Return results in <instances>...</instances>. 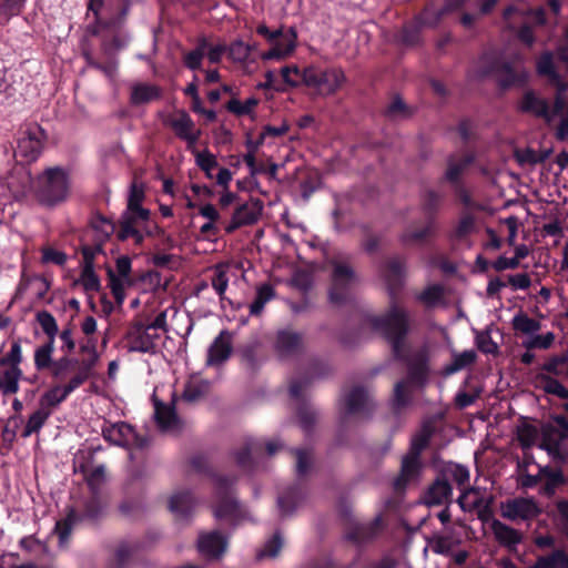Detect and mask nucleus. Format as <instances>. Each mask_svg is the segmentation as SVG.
Here are the masks:
<instances>
[{
  "label": "nucleus",
  "instance_id": "obj_1",
  "mask_svg": "<svg viewBox=\"0 0 568 568\" xmlns=\"http://www.w3.org/2000/svg\"><path fill=\"white\" fill-rule=\"evenodd\" d=\"M379 271L387 287L390 306L385 314L369 315L365 322L389 342L395 357L400 358L409 329L408 314L397 305V298L404 285L405 262L399 257L388 258L381 265Z\"/></svg>",
  "mask_w": 568,
  "mask_h": 568
},
{
  "label": "nucleus",
  "instance_id": "obj_2",
  "mask_svg": "<svg viewBox=\"0 0 568 568\" xmlns=\"http://www.w3.org/2000/svg\"><path fill=\"white\" fill-rule=\"evenodd\" d=\"M36 321L47 336V341L34 351V367L38 372L49 371L53 379L62 381L70 367L78 364L79 359L72 356H61L53 359L55 337L59 333L57 320L49 311L42 310L37 312Z\"/></svg>",
  "mask_w": 568,
  "mask_h": 568
},
{
  "label": "nucleus",
  "instance_id": "obj_3",
  "mask_svg": "<svg viewBox=\"0 0 568 568\" xmlns=\"http://www.w3.org/2000/svg\"><path fill=\"white\" fill-rule=\"evenodd\" d=\"M190 465L197 474H204L212 478L214 483V497L216 505L214 515L216 518H233L239 511V501L233 496V486L236 481L235 476L217 475L209 465L205 455L196 454L190 458Z\"/></svg>",
  "mask_w": 568,
  "mask_h": 568
},
{
  "label": "nucleus",
  "instance_id": "obj_4",
  "mask_svg": "<svg viewBox=\"0 0 568 568\" xmlns=\"http://www.w3.org/2000/svg\"><path fill=\"white\" fill-rule=\"evenodd\" d=\"M71 190L69 172L62 166L43 170L33 181L32 191L37 202L44 207H55L65 202Z\"/></svg>",
  "mask_w": 568,
  "mask_h": 568
},
{
  "label": "nucleus",
  "instance_id": "obj_5",
  "mask_svg": "<svg viewBox=\"0 0 568 568\" xmlns=\"http://www.w3.org/2000/svg\"><path fill=\"white\" fill-rule=\"evenodd\" d=\"M113 33L110 38L103 37L101 40V53L103 61L95 58L93 43L85 41L83 44V59L87 67L98 70L108 79L113 80L118 73L119 61L116 53L128 44V38L121 34V31H110Z\"/></svg>",
  "mask_w": 568,
  "mask_h": 568
},
{
  "label": "nucleus",
  "instance_id": "obj_6",
  "mask_svg": "<svg viewBox=\"0 0 568 568\" xmlns=\"http://www.w3.org/2000/svg\"><path fill=\"white\" fill-rule=\"evenodd\" d=\"M331 268L329 285L327 290L328 302L342 306L349 302L352 288L357 282V274L349 257L333 256L327 261Z\"/></svg>",
  "mask_w": 568,
  "mask_h": 568
},
{
  "label": "nucleus",
  "instance_id": "obj_7",
  "mask_svg": "<svg viewBox=\"0 0 568 568\" xmlns=\"http://www.w3.org/2000/svg\"><path fill=\"white\" fill-rule=\"evenodd\" d=\"M479 78H494L499 88L506 90L524 81L514 62L499 52H485L478 61Z\"/></svg>",
  "mask_w": 568,
  "mask_h": 568
},
{
  "label": "nucleus",
  "instance_id": "obj_8",
  "mask_svg": "<svg viewBox=\"0 0 568 568\" xmlns=\"http://www.w3.org/2000/svg\"><path fill=\"white\" fill-rule=\"evenodd\" d=\"M132 7L131 0H88L87 17H102L108 24H111L118 31H122L126 24L130 10Z\"/></svg>",
  "mask_w": 568,
  "mask_h": 568
},
{
  "label": "nucleus",
  "instance_id": "obj_9",
  "mask_svg": "<svg viewBox=\"0 0 568 568\" xmlns=\"http://www.w3.org/2000/svg\"><path fill=\"white\" fill-rule=\"evenodd\" d=\"M302 82L308 88L317 89L322 94L332 95L343 87L346 77L341 68L321 70L307 67L302 72Z\"/></svg>",
  "mask_w": 568,
  "mask_h": 568
},
{
  "label": "nucleus",
  "instance_id": "obj_10",
  "mask_svg": "<svg viewBox=\"0 0 568 568\" xmlns=\"http://www.w3.org/2000/svg\"><path fill=\"white\" fill-rule=\"evenodd\" d=\"M256 33L272 45L268 51L261 54L263 61L282 60L295 50L297 34L293 28L284 33L282 29L272 31L266 24H258Z\"/></svg>",
  "mask_w": 568,
  "mask_h": 568
},
{
  "label": "nucleus",
  "instance_id": "obj_11",
  "mask_svg": "<svg viewBox=\"0 0 568 568\" xmlns=\"http://www.w3.org/2000/svg\"><path fill=\"white\" fill-rule=\"evenodd\" d=\"M160 334L152 332L144 325V318L135 317L128 326L124 335L129 352L155 354L156 341Z\"/></svg>",
  "mask_w": 568,
  "mask_h": 568
},
{
  "label": "nucleus",
  "instance_id": "obj_12",
  "mask_svg": "<svg viewBox=\"0 0 568 568\" xmlns=\"http://www.w3.org/2000/svg\"><path fill=\"white\" fill-rule=\"evenodd\" d=\"M83 378L84 377L80 375H72L67 383L52 385L40 396L39 408L52 413L53 409L67 400L74 390L84 384Z\"/></svg>",
  "mask_w": 568,
  "mask_h": 568
},
{
  "label": "nucleus",
  "instance_id": "obj_13",
  "mask_svg": "<svg viewBox=\"0 0 568 568\" xmlns=\"http://www.w3.org/2000/svg\"><path fill=\"white\" fill-rule=\"evenodd\" d=\"M263 202L260 199H251L237 205L232 214L231 221L224 226L227 234L236 230L255 224L263 211Z\"/></svg>",
  "mask_w": 568,
  "mask_h": 568
},
{
  "label": "nucleus",
  "instance_id": "obj_14",
  "mask_svg": "<svg viewBox=\"0 0 568 568\" xmlns=\"http://www.w3.org/2000/svg\"><path fill=\"white\" fill-rule=\"evenodd\" d=\"M102 436L106 442L120 447L134 445L138 448H143L145 446V439L140 437L135 429L125 422L104 426Z\"/></svg>",
  "mask_w": 568,
  "mask_h": 568
},
{
  "label": "nucleus",
  "instance_id": "obj_15",
  "mask_svg": "<svg viewBox=\"0 0 568 568\" xmlns=\"http://www.w3.org/2000/svg\"><path fill=\"white\" fill-rule=\"evenodd\" d=\"M229 538L219 530L201 531L196 540L199 554L207 560H219L226 552Z\"/></svg>",
  "mask_w": 568,
  "mask_h": 568
},
{
  "label": "nucleus",
  "instance_id": "obj_16",
  "mask_svg": "<svg viewBox=\"0 0 568 568\" xmlns=\"http://www.w3.org/2000/svg\"><path fill=\"white\" fill-rule=\"evenodd\" d=\"M541 510L534 498L517 497L507 500L501 508V516L509 520H531L540 515Z\"/></svg>",
  "mask_w": 568,
  "mask_h": 568
},
{
  "label": "nucleus",
  "instance_id": "obj_17",
  "mask_svg": "<svg viewBox=\"0 0 568 568\" xmlns=\"http://www.w3.org/2000/svg\"><path fill=\"white\" fill-rule=\"evenodd\" d=\"M100 222L102 224H105L109 226V230H104L106 234H111L113 232H116V237L119 241L124 242L129 240V234H132L135 232V229H142L143 223H146L148 221H142L138 214H135L134 211H131L126 207V210L122 213L120 216L118 223H113L109 221L104 216L99 217Z\"/></svg>",
  "mask_w": 568,
  "mask_h": 568
},
{
  "label": "nucleus",
  "instance_id": "obj_18",
  "mask_svg": "<svg viewBox=\"0 0 568 568\" xmlns=\"http://www.w3.org/2000/svg\"><path fill=\"white\" fill-rule=\"evenodd\" d=\"M366 389L363 386L353 387L345 396V412L342 417L343 423L352 415H364L368 417L374 409Z\"/></svg>",
  "mask_w": 568,
  "mask_h": 568
},
{
  "label": "nucleus",
  "instance_id": "obj_19",
  "mask_svg": "<svg viewBox=\"0 0 568 568\" xmlns=\"http://www.w3.org/2000/svg\"><path fill=\"white\" fill-rule=\"evenodd\" d=\"M382 529L383 520L381 516H377L368 523L351 525L345 532V538L354 545L362 546L373 541Z\"/></svg>",
  "mask_w": 568,
  "mask_h": 568
},
{
  "label": "nucleus",
  "instance_id": "obj_20",
  "mask_svg": "<svg viewBox=\"0 0 568 568\" xmlns=\"http://www.w3.org/2000/svg\"><path fill=\"white\" fill-rule=\"evenodd\" d=\"M303 334L292 328L276 333L274 348L282 358L298 355L304 348Z\"/></svg>",
  "mask_w": 568,
  "mask_h": 568
},
{
  "label": "nucleus",
  "instance_id": "obj_21",
  "mask_svg": "<svg viewBox=\"0 0 568 568\" xmlns=\"http://www.w3.org/2000/svg\"><path fill=\"white\" fill-rule=\"evenodd\" d=\"M422 499L428 507L452 504L453 486L446 477L438 475L425 490Z\"/></svg>",
  "mask_w": 568,
  "mask_h": 568
},
{
  "label": "nucleus",
  "instance_id": "obj_22",
  "mask_svg": "<svg viewBox=\"0 0 568 568\" xmlns=\"http://www.w3.org/2000/svg\"><path fill=\"white\" fill-rule=\"evenodd\" d=\"M423 469L420 459L405 455L402 458L399 474L393 481V488L395 491H405L410 483L417 481Z\"/></svg>",
  "mask_w": 568,
  "mask_h": 568
},
{
  "label": "nucleus",
  "instance_id": "obj_23",
  "mask_svg": "<svg viewBox=\"0 0 568 568\" xmlns=\"http://www.w3.org/2000/svg\"><path fill=\"white\" fill-rule=\"evenodd\" d=\"M232 335L229 331H222L207 349L206 365L219 366L232 355Z\"/></svg>",
  "mask_w": 568,
  "mask_h": 568
},
{
  "label": "nucleus",
  "instance_id": "obj_24",
  "mask_svg": "<svg viewBox=\"0 0 568 568\" xmlns=\"http://www.w3.org/2000/svg\"><path fill=\"white\" fill-rule=\"evenodd\" d=\"M473 162L474 156L471 154H465L458 158L455 155L448 156L447 168L444 175L439 180V184L448 183L450 186H453L458 183H463L462 176Z\"/></svg>",
  "mask_w": 568,
  "mask_h": 568
},
{
  "label": "nucleus",
  "instance_id": "obj_25",
  "mask_svg": "<svg viewBox=\"0 0 568 568\" xmlns=\"http://www.w3.org/2000/svg\"><path fill=\"white\" fill-rule=\"evenodd\" d=\"M80 352L88 354L87 358L79 361L70 368L77 367L73 375L83 376V383H87L94 375V368L99 362V353L97 352L95 339H88L85 343L80 344Z\"/></svg>",
  "mask_w": 568,
  "mask_h": 568
},
{
  "label": "nucleus",
  "instance_id": "obj_26",
  "mask_svg": "<svg viewBox=\"0 0 568 568\" xmlns=\"http://www.w3.org/2000/svg\"><path fill=\"white\" fill-rule=\"evenodd\" d=\"M493 531L500 546L505 547L510 554L517 552V545L524 539L519 530L499 520H495L493 523Z\"/></svg>",
  "mask_w": 568,
  "mask_h": 568
},
{
  "label": "nucleus",
  "instance_id": "obj_27",
  "mask_svg": "<svg viewBox=\"0 0 568 568\" xmlns=\"http://www.w3.org/2000/svg\"><path fill=\"white\" fill-rule=\"evenodd\" d=\"M435 222L427 220L426 224L420 229H414L413 226L405 229L399 235V242L404 246L425 245L435 235Z\"/></svg>",
  "mask_w": 568,
  "mask_h": 568
},
{
  "label": "nucleus",
  "instance_id": "obj_28",
  "mask_svg": "<svg viewBox=\"0 0 568 568\" xmlns=\"http://www.w3.org/2000/svg\"><path fill=\"white\" fill-rule=\"evenodd\" d=\"M154 404V418L162 430L171 429L179 423V417L175 410L174 400L170 404H165L162 400L153 397Z\"/></svg>",
  "mask_w": 568,
  "mask_h": 568
},
{
  "label": "nucleus",
  "instance_id": "obj_29",
  "mask_svg": "<svg viewBox=\"0 0 568 568\" xmlns=\"http://www.w3.org/2000/svg\"><path fill=\"white\" fill-rule=\"evenodd\" d=\"M196 506V499L190 490L174 494L169 501L170 510L181 519H187Z\"/></svg>",
  "mask_w": 568,
  "mask_h": 568
},
{
  "label": "nucleus",
  "instance_id": "obj_30",
  "mask_svg": "<svg viewBox=\"0 0 568 568\" xmlns=\"http://www.w3.org/2000/svg\"><path fill=\"white\" fill-rule=\"evenodd\" d=\"M250 146L248 152L244 155V161L250 168L252 174H268L270 178H275L278 169V164L267 160H257L255 152L261 144H247Z\"/></svg>",
  "mask_w": 568,
  "mask_h": 568
},
{
  "label": "nucleus",
  "instance_id": "obj_31",
  "mask_svg": "<svg viewBox=\"0 0 568 568\" xmlns=\"http://www.w3.org/2000/svg\"><path fill=\"white\" fill-rule=\"evenodd\" d=\"M162 98V89L150 83H138L132 87L130 102L133 105L146 104Z\"/></svg>",
  "mask_w": 568,
  "mask_h": 568
},
{
  "label": "nucleus",
  "instance_id": "obj_32",
  "mask_svg": "<svg viewBox=\"0 0 568 568\" xmlns=\"http://www.w3.org/2000/svg\"><path fill=\"white\" fill-rule=\"evenodd\" d=\"M144 197L145 193L143 183H139L136 179H134L130 185L126 207L131 211H134L135 214L142 219V221H150V210L142 206Z\"/></svg>",
  "mask_w": 568,
  "mask_h": 568
},
{
  "label": "nucleus",
  "instance_id": "obj_33",
  "mask_svg": "<svg viewBox=\"0 0 568 568\" xmlns=\"http://www.w3.org/2000/svg\"><path fill=\"white\" fill-rule=\"evenodd\" d=\"M304 498L303 488L295 484L283 491L277 498L282 516L291 515Z\"/></svg>",
  "mask_w": 568,
  "mask_h": 568
},
{
  "label": "nucleus",
  "instance_id": "obj_34",
  "mask_svg": "<svg viewBox=\"0 0 568 568\" xmlns=\"http://www.w3.org/2000/svg\"><path fill=\"white\" fill-rule=\"evenodd\" d=\"M552 153V149L535 151L531 148L519 149L514 151V158L520 166H535L538 163H544Z\"/></svg>",
  "mask_w": 568,
  "mask_h": 568
},
{
  "label": "nucleus",
  "instance_id": "obj_35",
  "mask_svg": "<svg viewBox=\"0 0 568 568\" xmlns=\"http://www.w3.org/2000/svg\"><path fill=\"white\" fill-rule=\"evenodd\" d=\"M520 110L525 113H530L537 116H549L548 102L537 97L532 91L526 92L520 102Z\"/></svg>",
  "mask_w": 568,
  "mask_h": 568
},
{
  "label": "nucleus",
  "instance_id": "obj_36",
  "mask_svg": "<svg viewBox=\"0 0 568 568\" xmlns=\"http://www.w3.org/2000/svg\"><path fill=\"white\" fill-rule=\"evenodd\" d=\"M445 201V194L434 189H427L422 196V210L427 220L435 222V217Z\"/></svg>",
  "mask_w": 568,
  "mask_h": 568
},
{
  "label": "nucleus",
  "instance_id": "obj_37",
  "mask_svg": "<svg viewBox=\"0 0 568 568\" xmlns=\"http://www.w3.org/2000/svg\"><path fill=\"white\" fill-rule=\"evenodd\" d=\"M422 30L423 28L419 26V22L413 18L403 24L397 34V42L405 47L418 45L422 43Z\"/></svg>",
  "mask_w": 568,
  "mask_h": 568
},
{
  "label": "nucleus",
  "instance_id": "obj_38",
  "mask_svg": "<svg viewBox=\"0 0 568 568\" xmlns=\"http://www.w3.org/2000/svg\"><path fill=\"white\" fill-rule=\"evenodd\" d=\"M414 108L406 104L399 95H395L384 111V115L392 121L407 120L413 116Z\"/></svg>",
  "mask_w": 568,
  "mask_h": 568
},
{
  "label": "nucleus",
  "instance_id": "obj_39",
  "mask_svg": "<svg viewBox=\"0 0 568 568\" xmlns=\"http://www.w3.org/2000/svg\"><path fill=\"white\" fill-rule=\"evenodd\" d=\"M532 568H568V552L557 548L548 555L539 556Z\"/></svg>",
  "mask_w": 568,
  "mask_h": 568
},
{
  "label": "nucleus",
  "instance_id": "obj_40",
  "mask_svg": "<svg viewBox=\"0 0 568 568\" xmlns=\"http://www.w3.org/2000/svg\"><path fill=\"white\" fill-rule=\"evenodd\" d=\"M540 476L545 478L542 490L547 496H552L556 489L567 481L561 469H552L549 466L540 467Z\"/></svg>",
  "mask_w": 568,
  "mask_h": 568
},
{
  "label": "nucleus",
  "instance_id": "obj_41",
  "mask_svg": "<svg viewBox=\"0 0 568 568\" xmlns=\"http://www.w3.org/2000/svg\"><path fill=\"white\" fill-rule=\"evenodd\" d=\"M439 475L447 479L452 478L457 484L458 488L468 485L470 478L469 469L466 466L454 462L446 463Z\"/></svg>",
  "mask_w": 568,
  "mask_h": 568
},
{
  "label": "nucleus",
  "instance_id": "obj_42",
  "mask_svg": "<svg viewBox=\"0 0 568 568\" xmlns=\"http://www.w3.org/2000/svg\"><path fill=\"white\" fill-rule=\"evenodd\" d=\"M171 126L180 139L186 140V142H196V139L192 136L194 124L187 113L180 112L174 115Z\"/></svg>",
  "mask_w": 568,
  "mask_h": 568
},
{
  "label": "nucleus",
  "instance_id": "obj_43",
  "mask_svg": "<svg viewBox=\"0 0 568 568\" xmlns=\"http://www.w3.org/2000/svg\"><path fill=\"white\" fill-rule=\"evenodd\" d=\"M18 142H44L48 140L45 130L36 121H26L20 125Z\"/></svg>",
  "mask_w": 568,
  "mask_h": 568
},
{
  "label": "nucleus",
  "instance_id": "obj_44",
  "mask_svg": "<svg viewBox=\"0 0 568 568\" xmlns=\"http://www.w3.org/2000/svg\"><path fill=\"white\" fill-rule=\"evenodd\" d=\"M428 376V364L427 358L424 354L417 356L408 366V383H413L417 386H423Z\"/></svg>",
  "mask_w": 568,
  "mask_h": 568
},
{
  "label": "nucleus",
  "instance_id": "obj_45",
  "mask_svg": "<svg viewBox=\"0 0 568 568\" xmlns=\"http://www.w3.org/2000/svg\"><path fill=\"white\" fill-rule=\"evenodd\" d=\"M477 361V354L474 349H466L462 353H453V362L445 366L444 373L446 375H453Z\"/></svg>",
  "mask_w": 568,
  "mask_h": 568
},
{
  "label": "nucleus",
  "instance_id": "obj_46",
  "mask_svg": "<svg viewBox=\"0 0 568 568\" xmlns=\"http://www.w3.org/2000/svg\"><path fill=\"white\" fill-rule=\"evenodd\" d=\"M412 403V392L408 381L402 379L394 386L392 398V408L395 413H399Z\"/></svg>",
  "mask_w": 568,
  "mask_h": 568
},
{
  "label": "nucleus",
  "instance_id": "obj_47",
  "mask_svg": "<svg viewBox=\"0 0 568 568\" xmlns=\"http://www.w3.org/2000/svg\"><path fill=\"white\" fill-rule=\"evenodd\" d=\"M139 547L134 539L121 540L114 551L118 568H124L134 555L141 552Z\"/></svg>",
  "mask_w": 568,
  "mask_h": 568
},
{
  "label": "nucleus",
  "instance_id": "obj_48",
  "mask_svg": "<svg viewBox=\"0 0 568 568\" xmlns=\"http://www.w3.org/2000/svg\"><path fill=\"white\" fill-rule=\"evenodd\" d=\"M536 378L545 393L555 395L561 399H568V388H566L558 379L544 373L537 374Z\"/></svg>",
  "mask_w": 568,
  "mask_h": 568
},
{
  "label": "nucleus",
  "instance_id": "obj_49",
  "mask_svg": "<svg viewBox=\"0 0 568 568\" xmlns=\"http://www.w3.org/2000/svg\"><path fill=\"white\" fill-rule=\"evenodd\" d=\"M77 521H79L78 513L71 507L67 516L55 523L54 532L58 535L60 544H64L69 540Z\"/></svg>",
  "mask_w": 568,
  "mask_h": 568
},
{
  "label": "nucleus",
  "instance_id": "obj_50",
  "mask_svg": "<svg viewBox=\"0 0 568 568\" xmlns=\"http://www.w3.org/2000/svg\"><path fill=\"white\" fill-rule=\"evenodd\" d=\"M12 150L17 163L24 165L38 160L41 154V144H17Z\"/></svg>",
  "mask_w": 568,
  "mask_h": 568
},
{
  "label": "nucleus",
  "instance_id": "obj_51",
  "mask_svg": "<svg viewBox=\"0 0 568 568\" xmlns=\"http://www.w3.org/2000/svg\"><path fill=\"white\" fill-rule=\"evenodd\" d=\"M275 296L274 287L271 284H263L257 287L256 296L253 303L250 305V314L253 316H258L267 302H270Z\"/></svg>",
  "mask_w": 568,
  "mask_h": 568
},
{
  "label": "nucleus",
  "instance_id": "obj_52",
  "mask_svg": "<svg viewBox=\"0 0 568 568\" xmlns=\"http://www.w3.org/2000/svg\"><path fill=\"white\" fill-rule=\"evenodd\" d=\"M28 0H0V26L7 24L13 17H18L26 8Z\"/></svg>",
  "mask_w": 568,
  "mask_h": 568
},
{
  "label": "nucleus",
  "instance_id": "obj_53",
  "mask_svg": "<svg viewBox=\"0 0 568 568\" xmlns=\"http://www.w3.org/2000/svg\"><path fill=\"white\" fill-rule=\"evenodd\" d=\"M105 31H118L115 28H113L111 24H108V22L102 19V17H93V21L87 24L84 29L83 38L80 42V49H81V55L83 57V44L88 40L92 43L91 38L99 37L101 32Z\"/></svg>",
  "mask_w": 568,
  "mask_h": 568
},
{
  "label": "nucleus",
  "instance_id": "obj_54",
  "mask_svg": "<svg viewBox=\"0 0 568 568\" xmlns=\"http://www.w3.org/2000/svg\"><path fill=\"white\" fill-rule=\"evenodd\" d=\"M23 373L21 368H7L3 372L2 379L0 382V390L3 395H11L19 392V381Z\"/></svg>",
  "mask_w": 568,
  "mask_h": 568
},
{
  "label": "nucleus",
  "instance_id": "obj_55",
  "mask_svg": "<svg viewBox=\"0 0 568 568\" xmlns=\"http://www.w3.org/2000/svg\"><path fill=\"white\" fill-rule=\"evenodd\" d=\"M51 416V412H44V409L38 408L34 413L29 416L24 429L21 433L23 438L30 437L33 433H39L44 426L45 422Z\"/></svg>",
  "mask_w": 568,
  "mask_h": 568
},
{
  "label": "nucleus",
  "instance_id": "obj_56",
  "mask_svg": "<svg viewBox=\"0 0 568 568\" xmlns=\"http://www.w3.org/2000/svg\"><path fill=\"white\" fill-rule=\"evenodd\" d=\"M476 219L473 214L465 212L460 215L457 225L450 233V237L454 240L462 241L466 239L470 233L475 231Z\"/></svg>",
  "mask_w": 568,
  "mask_h": 568
},
{
  "label": "nucleus",
  "instance_id": "obj_57",
  "mask_svg": "<svg viewBox=\"0 0 568 568\" xmlns=\"http://www.w3.org/2000/svg\"><path fill=\"white\" fill-rule=\"evenodd\" d=\"M78 284H81L87 293L100 291L101 282L94 271V266L82 267L80 277L74 280L73 286Z\"/></svg>",
  "mask_w": 568,
  "mask_h": 568
},
{
  "label": "nucleus",
  "instance_id": "obj_58",
  "mask_svg": "<svg viewBox=\"0 0 568 568\" xmlns=\"http://www.w3.org/2000/svg\"><path fill=\"white\" fill-rule=\"evenodd\" d=\"M102 510L103 507L99 493L91 494V496L83 504L82 513L80 515L78 514V519L97 520L101 517Z\"/></svg>",
  "mask_w": 568,
  "mask_h": 568
},
{
  "label": "nucleus",
  "instance_id": "obj_59",
  "mask_svg": "<svg viewBox=\"0 0 568 568\" xmlns=\"http://www.w3.org/2000/svg\"><path fill=\"white\" fill-rule=\"evenodd\" d=\"M258 449V443L252 439L245 442L243 447L234 453L236 465L245 470L252 469L253 459L252 452Z\"/></svg>",
  "mask_w": 568,
  "mask_h": 568
},
{
  "label": "nucleus",
  "instance_id": "obj_60",
  "mask_svg": "<svg viewBox=\"0 0 568 568\" xmlns=\"http://www.w3.org/2000/svg\"><path fill=\"white\" fill-rule=\"evenodd\" d=\"M414 19L419 22L422 28H436L444 19V16L440 9L434 10L430 4H427Z\"/></svg>",
  "mask_w": 568,
  "mask_h": 568
},
{
  "label": "nucleus",
  "instance_id": "obj_61",
  "mask_svg": "<svg viewBox=\"0 0 568 568\" xmlns=\"http://www.w3.org/2000/svg\"><path fill=\"white\" fill-rule=\"evenodd\" d=\"M556 434L557 429L555 426L548 424L542 427V440L540 448L547 450L550 455H555L559 450L561 438H557Z\"/></svg>",
  "mask_w": 568,
  "mask_h": 568
},
{
  "label": "nucleus",
  "instance_id": "obj_62",
  "mask_svg": "<svg viewBox=\"0 0 568 568\" xmlns=\"http://www.w3.org/2000/svg\"><path fill=\"white\" fill-rule=\"evenodd\" d=\"M538 75L546 77L548 80L559 73L554 63V55L550 51L540 54L536 62Z\"/></svg>",
  "mask_w": 568,
  "mask_h": 568
},
{
  "label": "nucleus",
  "instance_id": "obj_63",
  "mask_svg": "<svg viewBox=\"0 0 568 568\" xmlns=\"http://www.w3.org/2000/svg\"><path fill=\"white\" fill-rule=\"evenodd\" d=\"M284 545L283 537L280 531H275L271 539H268L264 547L257 552V558H275L281 552Z\"/></svg>",
  "mask_w": 568,
  "mask_h": 568
},
{
  "label": "nucleus",
  "instance_id": "obj_64",
  "mask_svg": "<svg viewBox=\"0 0 568 568\" xmlns=\"http://www.w3.org/2000/svg\"><path fill=\"white\" fill-rule=\"evenodd\" d=\"M538 436L537 428L531 424H524L518 427L517 439L523 449H529L534 446Z\"/></svg>",
  "mask_w": 568,
  "mask_h": 568
}]
</instances>
